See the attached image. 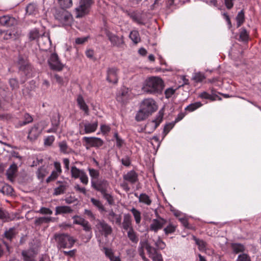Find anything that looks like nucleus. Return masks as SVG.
<instances>
[{
    "label": "nucleus",
    "mask_w": 261,
    "mask_h": 261,
    "mask_svg": "<svg viewBox=\"0 0 261 261\" xmlns=\"http://www.w3.org/2000/svg\"><path fill=\"white\" fill-rule=\"evenodd\" d=\"M164 88L163 80L155 76H152L147 79L142 87V91L146 93L160 94Z\"/></svg>",
    "instance_id": "nucleus-1"
},
{
    "label": "nucleus",
    "mask_w": 261,
    "mask_h": 261,
    "mask_svg": "<svg viewBox=\"0 0 261 261\" xmlns=\"http://www.w3.org/2000/svg\"><path fill=\"white\" fill-rule=\"evenodd\" d=\"M144 247H145L149 257H150L153 261H163L161 254L153 246H141L139 249L140 255L144 261H149V260L145 257L143 251H142V250H143Z\"/></svg>",
    "instance_id": "nucleus-2"
},
{
    "label": "nucleus",
    "mask_w": 261,
    "mask_h": 261,
    "mask_svg": "<svg viewBox=\"0 0 261 261\" xmlns=\"http://www.w3.org/2000/svg\"><path fill=\"white\" fill-rule=\"evenodd\" d=\"M95 232L107 237L113 232L112 226L103 220L97 219L95 226Z\"/></svg>",
    "instance_id": "nucleus-3"
},
{
    "label": "nucleus",
    "mask_w": 261,
    "mask_h": 261,
    "mask_svg": "<svg viewBox=\"0 0 261 261\" xmlns=\"http://www.w3.org/2000/svg\"><path fill=\"white\" fill-rule=\"evenodd\" d=\"M93 3V0H80L79 5L75 9L76 17H82L88 14Z\"/></svg>",
    "instance_id": "nucleus-4"
},
{
    "label": "nucleus",
    "mask_w": 261,
    "mask_h": 261,
    "mask_svg": "<svg viewBox=\"0 0 261 261\" xmlns=\"http://www.w3.org/2000/svg\"><path fill=\"white\" fill-rule=\"evenodd\" d=\"M55 17L63 25H70L72 19L71 14L64 8L56 11Z\"/></svg>",
    "instance_id": "nucleus-5"
},
{
    "label": "nucleus",
    "mask_w": 261,
    "mask_h": 261,
    "mask_svg": "<svg viewBox=\"0 0 261 261\" xmlns=\"http://www.w3.org/2000/svg\"><path fill=\"white\" fill-rule=\"evenodd\" d=\"M54 239L58 245L73 244L75 243V240L72 237L65 234H56ZM53 243H55L54 242Z\"/></svg>",
    "instance_id": "nucleus-6"
},
{
    "label": "nucleus",
    "mask_w": 261,
    "mask_h": 261,
    "mask_svg": "<svg viewBox=\"0 0 261 261\" xmlns=\"http://www.w3.org/2000/svg\"><path fill=\"white\" fill-rule=\"evenodd\" d=\"M91 186L92 188L102 194L107 192L109 187V183L105 179H101L96 182L92 181Z\"/></svg>",
    "instance_id": "nucleus-7"
},
{
    "label": "nucleus",
    "mask_w": 261,
    "mask_h": 261,
    "mask_svg": "<svg viewBox=\"0 0 261 261\" xmlns=\"http://www.w3.org/2000/svg\"><path fill=\"white\" fill-rule=\"evenodd\" d=\"M38 252L39 250L37 246H33L29 249L22 251V255L24 261H34L35 257Z\"/></svg>",
    "instance_id": "nucleus-8"
},
{
    "label": "nucleus",
    "mask_w": 261,
    "mask_h": 261,
    "mask_svg": "<svg viewBox=\"0 0 261 261\" xmlns=\"http://www.w3.org/2000/svg\"><path fill=\"white\" fill-rule=\"evenodd\" d=\"M141 108L150 114L155 111L158 108L154 100L152 98L144 99L142 102Z\"/></svg>",
    "instance_id": "nucleus-9"
},
{
    "label": "nucleus",
    "mask_w": 261,
    "mask_h": 261,
    "mask_svg": "<svg viewBox=\"0 0 261 261\" xmlns=\"http://www.w3.org/2000/svg\"><path fill=\"white\" fill-rule=\"evenodd\" d=\"M50 68L55 70L60 71L63 68V65L59 60L58 55L56 54H52L48 60Z\"/></svg>",
    "instance_id": "nucleus-10"
},
{
    "label": "nucleus",
    "mask_w": 261,
    "mask_h": 261,
    "mask_svg": "<svg viewBox=\"0 0 261 261\" xmlns=\"http://www.w3.org/2000/svg\"><path fill=\"white\" fill-rule=\"evenodd\" d=\"M166 222V220L159 217L156 219H153L150 224L149 230L156 232L159 230L161 229Z\"/></svg>",
    "instance_id": "nucleus-11"
},
{
    "label": "nucleus",
    "mask_w": 261,
    "mask_h": 261,
    "mask_svg": "<svg viewBox=\"0 0 261 261\" xmlns=\"http://www.w3.org/2000/svg\"><path fill=\"white\" fill-rule=\"evenodd\" d=\"M118 70L115 67L108 68L107 71V81L110 83L116 84L118 80Z\"/></svg>",
    "instance_id": "nucleus-12"
},
{
    "label": "nucleus",
    "mask_w": 261,
    "mask_h": 261,
    "mask_svg": "<svg viewBox=\"0 0 261 261\" xmlns=\"http://www.w3.org/2000/svg\"><path fill=\"white\" fill-rule=\"evenodd\" d=\"M42 132V128H40L38 124L32 126L28 132V139L31 141L36 140Z\"/></svg>",
    "instance_id": "nucleus-13"
},
{
    "label": "nucleus",
    "mask_w": 261,
    "mask_h": 261,
    "mask_svg": "<svg viewBox=\"0 0 261 261\" xmlns=\"http://www.w3.org/2000/svg\"><path fill=\"white\" fill-rule=\"evenodd\" d=\"M106 35L113 46H121L124 43L123 36L119 37L109 31L106 32Z\"/></svg>",
    "instance_id": "nucleus-14"
},
{
    "label": "nucleus",
    "mask_w": 261,
    "mask_h": 261,
    "mask_svg": "<svg viewBox=\"0 0 261 261\" xmlns=\"http://www.w3.org/2000/svg\"><path fill=\"white\" fill-rule=\"evenodd\" d=\"M130 90L128 88L123 87L117 94L116 98L117 101L121 102H125L129 97Z\"/></svg>",
    "instance_id": "nucleus-15"
},
{
    "label": "nucleus",
    "mask_w": 261,
    "mask_h": 261,
    "mask_svg": "<svg viewBox=\"0 0 261 261\" xmlns=\"http://www.w3.org/2000/svg\"><path fill=\"white\" fill-rule=\"evenodd\" d=\"M162 118L163 116L160 115L156 119L148 122L145 128L146 132L150 133L154 130L162 121Z\"/></svg>",
    "instance_id": "nucleus-16"
},
{
    "label": "nucleus",
    "mask_w": 261,
    "mask_h": 261,
    "mask_svg": "<svg viewBox=\"0 0 261 261\" xmlns=\"http://www.w3.org/2000/svg\"><path fill=\"white\" fill-rule=\"evenodd\" d=\"M83 140L92 147H98L101 146L103 143V141L99 138L84 137Z\"/></svg>",
    "instance_id": "nucleus-17"
},
{
    "label": "nucleus",
    "mask_w": 261,
    "mask_h": 261,
    "mask_svg": "<svg viewBox=\"0 0 261 261\" xmlns=\"http://www.w3.org/2000/svg\"><path fill=\"white\" fill-rule=\"evenodd\" d=\"M83 126L84 127V131L80 130V133L81 135H84L85 134H90L95 132L98 127V122L97 121L94 122L93 123H89L86 122L83 124Z\"/></svg>",
    "instance_id": "nucleus-18"
},
{
    "label": "nucleus",
    "mask_w": 261,
    "mask_h": 261,
    "mask_svg": "<svg viewBox=\"0 0 261 261\" xmlns=\"http://www.w3.org/2000/svg\"><path fill=\"white\" fill-rule=\"evenodd\" d=\"M121 228L125 231H128L133 229L132 226V221L131 216L129 214H125L123 216L122 222H121Z\"/></svg>",
    "instance_id": "nucleus-19"
},
{
    "label": "nucleus",
    "mask_w": 261,
    "mask_h": 261,
    "mask_svg": "<svg viewBox=\"0 0 261 261\" xmlns=\"http://www.w3.org/2000/svg\"><path fill=\"white\" fill-rule=\"evenodd\" d=\"M108 220L112 223L120 226L121 222V216L120 215L115 214L113 210L109 211L107 216Z\"/></svg>",
    "instance_id": "nucleus-20"
},
{
    "label": "nucleus",
    "mask_w": 261,
    "mask_h": 261,
    "mask_svg": "<svg viewBox=\"0 0 261 261\" xmlns=\"http://www.w3.org/2000/svg\"><path fill=\"white\" fill-rule=\"evenodd\" d=\"M124 180L130 184H135L138 180V174L134 171L131 170L123 176Z\"/></svg>",
    "instance_id": "nucleus-21"
},
{
    "label": "nucleus",
    "mask_w": 261,
    "mask_h": 261,
    "mask_svg": "<svg viewBox=\"0 0 261 261\" xmlns=\"http://www.w3.org/2000/svg\"><path fill=\"white\" fill-rule=\"evenodd\" d=\"M103 251L110 261H121L118 256L114 255V252L111 248L105 246L103 247Z\"/></svg>",
    "instance_id": "nucleus-22"
},
{
    "label": "nucleus",
    "mask_w": 261,
    "mask_h": 261,
    "mask_svg": "<svg viewBox=\"0 0 261 261\" xmlns=\"http://www.w3.org/2000/svg\"><path fill=\"white\" fill-rule=\"evenodd\" d=\"M18 64L19 65V70L22 71L24 74L27 75L29 70L30 69V66L28 62L22 57H19Z\"/></svg>",
    "instance_id": "nucleus-23"
},
{
    "label": "nucleus",
    "mask_w": 261,
    "mask_h": 261,
    "mask_svg": "<svg viewBox=\"0 0 261 261\" xmlns=\"http://www.w3.org/2000/svg\"><path fill=\"white\" fill-rule=\"evenodd\" d=\"M14 21V18L9 15H4L0 17V23L3 25L11 26L13 24Z\"/></svg>",
    "instance_id": "nucleus-24"
},
{
    "label": "nucleus",
    "mask_w": 261,
    "mask_h": 261,
    "mask_svg": "<svg viewBox=\"0 0 261 261\" xmlns=\"http://www.w3.org/2000/svg\"><path fill=\"white\" fill-rule=\"evenodd\" d=\"M17 171V166L15 164H13L8 169L6 174L8 178L12 181Z\"/></svg>",
    "instance_id": "nucleus-25"
},
{
    "label": "nucleus",
    "mask_w": 261,
    "mask_h": 261,
    "mask_svg": "<svg viewBox=\"0 0 261 261\" xmlns=\"http://www.w3.org/2000/svg\"><path fill=\"white\" fill-rule=\"evenodd\" d=\"M77 102L80 107V109L85 112V113L88 115L89 113V108L88 106L85 102V100L83 97V96L81 95H79L77 98Z\"/></svg>",
    "instance_id": "nucleus-26"
},
{
    "label": "nucleus",
    "mask_w": 261,
    "mask_h": 261,
    "mask_svg": "<svg viewBox=\"0 0 261 261\" xmlns=\"http://www.w3.org/2000/svg\"><path fill=\"white\" fill-rule=\"evenodd\" d=\"M17 233V229L15 227H12L5 231L4 236L7 240L11 241L12 239L15 238Z\"/></svg>",
    "instance_id": "nucleus-27"
},
{
    "label": "nucleus",
    "mask_w": 261,
    "mask_h": 261,
    "mask_svg": "<svg viewBox=\"0 0 261 261\" xmlns=\"http://www.w3.org/2000/svg\"><path fill=\"white\" fill-rule=\"evenodd\" d=\"M72 212V210L68 206H58L56 207L55 215L69 214Z\"/></svg>",
    "instance_id": "nucleus-28"
},
{
    "label": "nucleus",
    "mask_w": 261,
    "mask_h": 261,
    "mask_svg": "<svg viewBox=\"0 0 261 261\" xmlns=\"http://www.w3.org/2000/svg\"><path fill=\"white\" fill-rule=\"evenodd\" d=\"M149 115H150V114L141 108V110H140L136 114V119L138 121H143L147 118Z\"/></svg>",
    "instance_id": "nucleus-29"
},
{
    "label": "nucleus",
    "mask_w": 261,
    "mask_h": 261,
    "mask_svg": "<svg viewBox=\"0 0 261 261\" xmlns=\"http://www.w3.org/2000/svg\"><path fill=\"white\" fill-rule=\"evenodd\" d=\"M54 218L51 217H42L36 218L35 224L37 225H40L43 223H48L50 221H53Z\"/></svg>",
    "instance_id": "nucleus-30"
},
{
    "label": "nucleus",
    "mask_w": 261,
    "mask_h": 261,
    "mask_svg": "<svg viewBox=\"0 0 261 261\" xmlns=\"http://www.w3.org/2000/svg\"><path fill=\"white\" fill-rule=\"evenodd\" d=\"M60 185L59 187L55 188L54 191V195H59L64 193L66 190L68 185L66 182H59Z\"/></svg>",
    "instance_id": "nucleus-31"
},
{
    "label": "nucleus",
    "mask_w": 261,
    "mask_h": 261,
    "mask_svg": "<svg viewBox=\"0 0 261 261\" xmlns=\"http://www.w3.org/2000/svg\"><path fill=\"white\" fill-rule=\"evenodd\" d=\"M38 11L37 6L35 4L31 3L26 7V13L29 15H36Z\"/></svg>",
    "instance_id": "nucleus-32"
},
{
    "label": "nucleus",
    "mask_w": 261,
    "mask_h": 261,
    "mask_svg": "<svg viewBox=\"0 0 261 261\" xmlns=\"http://www.w3.org/2000/svg\"><path fill=\"white\" fill-rule=\"evenodd\" d=\"M139 201L147 205H150L151 203V200L150 197L145 193L141 194L139 196Z\"/></svg>",
    "instance_id": "nucleus-33"
},
{
    "label": "nucleus",
    "mask_w": 261,
    "mask_h": 261,
    "mask_svg": "<svg viewBox=\"0 0 261 261\" xmlns=\"http://www.w3.org/2000/svg\"><path fill=\"white\" fill-rule=\"evenodd\" d=\"M129 38L135 44L139 43L141 41L139 33L138 31L136 30H134L130 32L129 34Z\"/></svg>",
    "instance_id": "nucleus-34"
},
{
    "label": "nucleus",
    "mask_w": 261,
    "mask_h": 261,
    "mask_svg": "<svg viewBox=\"0 0 261 261\" xmlns=\"http://www.w3.org/2000/svg\"><path fill=\"white\" fill-rule=\"evenodd\" d=\"M127 237L133 243H137L139 241V238L134 229L127 231Z\"/></svg>",
    "instance_id": "nucleus-35"
},
{
    "label": "nucleus",
    "mask_w": 261,
    "mask_h": 261,
    "mask_svg": "<svg viewBox=\"0 0 261 261\" xmlns=\"http://www.w3.org/2000/svg\"><path fill=\"white\" fill-rule=\"evenodd\" d=\"M84 172L83 170H81L75 166H72L71 168V176L74 178H78Z\"/></svg>",
    "instance_id": "nucleus-36"
},
{
    "label": "nucleus",
    "mask_w": 261,
    "mask_h": 261,
    "mask_svg": "<svg viewBox=\"0 0 261 261\" xmlns=\"http://www.w3.org/2000/svg\"><path fill=\"white\" fill-rule=\"evenodd\" d=\"M90 200L92 204L96 206L100 212H103L106 211L105 207L99 200L94 198H91Z\"/></svg>",
    "instance_id": "nucleus-37"
},
{
    "label": "nucleus",
    "mask_w": 261,
    "mask_h": 261,
    "mask_svg": "<svg viewBox=\"0 0 261 261\" xmlns=\"http://www.w3.org/2000/svg\"><path fill=\"white\" fill-rule=\"evenodd\" d=\"M130 212L132 213L133 215V216L135 220L136 223L137 224H140L141 220V212L134 207L132 208L130 210Z\"/></svg>",
    "instance_id": "nucleus-38"
},
{
    "label": "nucleus",
    "mask_w": 261,
    "mask_h": 261,
    "mask_svg": "<svg viewBox=\"0 0 261 261\" xmlns=\"http://www.w3.org/2000/svg\"><path fill=\"white\" fill-rule=\"evenodd\" d=\"M59 147L60 148V152L63 153H68L70 151V148L67 145V143L64 141L59 143Z\"/></svg>",
    "instance_id": "nucleus-39"
},
{
    "label": "nucleus",
    "mask_w": 261,
    "mask_h": 261,
    "mask_svg": "<svg viewBox=\"0 0 261 261\" xmlns=\"http://www.w3.org/2000/svg\"><path fill=\"white\" fill-rule=\"evenodd\" d=\"M202 106V104L200 102H196L188 106L185 108V110L189 112H192L201 107Z\"/></svg>",
    "instance_id": "nucleus-40"
},
{
    "label": "nucleus",
    "mask_w": 261,
    "mask_h": 261,
    "mask_svg": "<svg viewBox=\"0 0 261 261\" xmlns=\"http://www.w3.org/2000/svg\"><path fill=\"white\" fill-rule=\"evenodd\" d=\"M236 19L237 28H239L243 23L245 20L244 13L243 10L238 13Z\"/></svg>",
    "instance_id": "nucleus-41"
},
{
    "label": "nucleus",
    "mask_w": 261,
    "mask_h": 261,
    "mask_svg": "<svg viewBox=\"0 0 261 261\" xmlns=\"http://www.w3.org/2000/svg\"><path fill=\"white\" fill-rule=\"evenodd\" d=\"M40 36H41V35L40 34L39 30L37 29L32 30L29 34V37L31 40H37Z\"/></svg>",
    "instance_id": "nucleus-42"
},
{
    "label": "nucleus",
    "mask_w": 261,
    "mask_h": 261,
    "mask_svg": "<svg viewBox=\"0 0 261 261\" xmlns=\"http://www.w3.org/2000/svg\"><path fill=\"white\" fill-rule=\"evenodd\" d=\"M0 219L3 222H7L11 219L8 212L1 207H0Z\"/></svg>",
    "instance_id": "nucleus-43"
},
{
    "label": "nucleus",
    "mask_w": 261,
    "mask_h": 261,
    "mask_svg": "<svg viewBox=\"0 0 261 261\" xmlns=\"http://www.w3.org/2000/svg\"><path fill=\"white\" fill-rule=\"evenodd\" d=\"M249 38V34L245 29H241L240 32V40L242 41H247Z\"/></svg>",
    "instance_id": "nucleus-44"
},
{
    "label": "nucleus",
    "mask_w": 261,
    "mask_h": 261,
    "mask_svg": "<svg viewBox=\"0 0 261 261\" xmlns=\"http://www.w3.org/2000/svg\"><path fill=\"white\" fill-rule=\"evenodd\" d=\"M58 2L62 8H69L72 6V0H58Z\"/></svg>",
    "instance_id": "nucleus-45"
},
{
    "label": "nucleus",
    "mask_w": 261,
    "mask_h": 261,
    "mask_svg": "<svg viewBox=\"0 0 261 261\" xmlns=\"http://www.w3.org/2000/svg\"><path fill=\"white\" fill-rule=\"evenodd\" d=\"M128 15L133 19V20L138 23H142V19L141 16L135 12L128 13Z\"/></svg>",
    "instance_id": "nucleus-46"
},
{
    "label": "nucleus",
    "mask_w": 261,
    "mask_h": 261,
    "mask_svg": "<svg viewBox=\"0 0 261 261\" xmlns=\"http://www.w3.org/2000/svg\"><path fill=\"white\" fill-rule=\"evenodd\" d=\"M176 229V226L172 224H169L164 229L165 233L166 235L174 232Z\"/></svg>",
    "instance_id": "nucleus-47"
},
{
    "label": "nucleus",
    "mask_w": 261,
    "mask_h": 261,
    "mask_svg": "<svg viewBox=\"0 0 261 261\" xmlns=\"http://www.w3.org/2000/svg\"><path fill=\"white\" fill-rule=\"evenodd\" d=\"M47 173L46 169L43 167L39 168L37 172V176L39 179H43Z\"/></svg>",
    "instance_id": "nucleus-48"
},
{
    "label": "nucleus",
    "mask_w": 261,
    "mask_h": 261,
    "mask_svg": "<svg viewBox=\"0 0 261 261\" xmlns=\"http://www.w3.org/2000/svg\"><path fill=\"white\" fill-rule=\"evenodd\" d=\"M103 198H105L110 205L114 204V199L113 197L110 194L107 192L102 194Z\"/></svg>",
    "instance_id": "nucleus-49"
},
{
    "label": "nucleus",
    "mask_w": 261,
    "mask_h": 261,
    "mask_svg": "<svg viewBox=\"0 0 261 261\" xmlns=\"http://www.w3.org/2000/svg\"><path fill=\"white\" fill-rule=\"evenodd\" d=\"M33 118L32 116L28 113H26L24 115V120L22 122H20V125H25L28 123H30L33 121Z\"/></svg>",
    "instance_id": "nucleus-50"
},
{
    "label": "nucleus",
    "mask_w": 261,
    "mask_h": 261,
    "mask_svg": "<svg viewBox=\"0 0 261 261\" xmlns=\"http://www.w3.org/2000/svg\"><path fill=\"white\" fill-rule=\"evenodd\" d=\"M73 219L74 220V221H73L74 224H79L81 226L82 225L84 224V223H85V222L86 221L83 218L78 216H73Z\"/></svg>",
    "instance_id": "nucleus-51"
},
{
    "label": "nucleus",
    "mask_w": 261,
    "mask_h": 261,
    "mask_svg": "<svg viewBox=\"0 0 261 261\" xmlns=\"http://www.w3.org/2000/svg\"><path fill=\"white\" fill-rule=\"evenodd\" d=\"M51 121L52 126L58 128L59 123H60L59 115H54Z\"/></svg>",
    "instance_id": "nucleus-52"
},
{
    "label": "nucleus",
    "mask_w": 261,
    "mask_h": 261,
    "mask_svg": "<svg viewBox=\"0 0 261 261\" xmlns=\"http://www.w3.org/2000/svg\"><path fill=\"white\" fill-rule=\"evenodd\" d=\"M114 136L116 139V144L117 147H118L119 148L121 147L124 144V140L119 137L117 133H115L114 134Z\"/></svg>",
    "instance_id": "nucleus-53"
},
{
    "label": "nucleus",
    "mask_w": 261,
    "mask_h": 261,
    "mask_svg": "<svg viewBox=\"0 0 261 261\" xmlns=\"http://www.w3.org/2000/svg\"><path fill=\"white\" fill-rule=\"evenodd\" d=\"M88 171L90 176L92 178L97 179L99 175V172L98 170L92 168H88Z\"/></svg>",
    "instance_id": "nucleus-54"
},
{
    "label": "nucleus",
    "mask_w": 261,
    "mask_h": 261,
    "mask_svg": "<svg viewBox=\"0 0 261 261\" xmlns=\"http://www.w3.org/2000/svg\"><path fill=\"white\" fill-rule=\"evenodd\" d=\"M60 174V173H58L55 170H53L50 175L49 177H48V178L46 179V182H49L50 181L55 180L59 176Z\"/></svg>",
    "instance_id": "nucleus-55"
},
{
    "label": "nucleus",
    "mask_w": 261,
    "mask_h": 261,
    "mask_svg": "<svg viewBox=\"0 0 261 261\" xmlns=\"http://www.w3.org/2000/svg\"><path fill=\"white\" fill-rule=\"evenodd\" d=\"M237 261H251V259L247 254L241 253L239 255Z\"/></svg>",
    "instance_id": "nucleus-56"
},
{
    "label": "nucleus",
    "mask_w": 261,
    "mask_h": 261,
    "mask_svg": "<svg viewBox=\"0 0 261 261\" xmlns=\"http://www.w3.org/2000/svg\"><path fill=\"white\" fill-rule=\"evenodd\" d=\"M78 178H80L81 182L83 184L87 185L88 184V177L85 171Z\"/></svg>",
    "instance_id": "nucleus-57"
},
{
    "label": "nucleus",
    "mask_w": 261,
    "mask_h": 261,
    "mask_svg": "<svg viewBox=\"0 0 261 261\" xmlns=\"http://www.w3.org/2000/svg\"><path fill=\"white\" fill-rule=\"evenodd\" d=\"M37 212L43 215H51L53 214V211L45 207H41Z\"/></svg>",
    "instance_id": "nucleus-58"
},
{
    "label": "nucleus",
    "mask_w": 261,
    "mask_h": 261,
    "mask_svg": "<svg viewBox=\"0 0 261 261\" xmlns=\"http://www.w3.org/2000/svg\"><path fill=\"white\" fill-rule=\"evenodd\" d=\"M175 89H173L172 88H169L167 89L165 91V95L167 98H169L171 96L174 94L175 92Z\"/></svg>",
    "instance_id": "nucleus-59"
},
{
    "label": "nucleus",
    "mask_w": 261,
    "mask_h": 261,
    "mask_svg": "<svg viewBox=\"0 0 261 261\" xmlns=\"http://www.w3.org/2000/svg\"><path fill=\"white\" fill-rule=\"evenodd\" d=\"M9 84L12 89H15L18 87V83L16 79H10Z\"/></svg>",
    "instance_id": "nucleus-60"
},
{
    "label": "nucleus",
    "mask_w": 261,
    "mask_h": 261,
    "mask_svg": "<svg viewBox=\"0 0 261 261\" xmlns=\"http://www.w3.org/2000/svg\"><path fill=\"white\" fill-rule=\"evenodd\" d=\"M54 140L55 137L53 136H48L44 140V144L45 145L50 146L53 144Z\"/></svg>",
    "instance_id": "nucleus-61"
},
{
    "label": "nucleus",
    "mask_w": 261,
    "mask_h": 261,
    "mask_svg": "<svg viewBox=\"0 0 261 261\" xmlns=\"http://www.w3.org/2000/svg\"><path fill=\"white\" fill-rule=\"evenodd\" d=\"M233 251L235 253L242 252L244 250V246H232Z\"/></svg>",
    "instance_id": "nucleus-62"
},
{
    "label": "nucleus",
    "mask_w": 261,
    "mask_h": 261,
    "mask_svg": "<svg viewBox=\"0 0 261 261\" xmlns=\"http://www.w3.org/2000/svg\"><path fill=\"white\" fill-rule=\"evenodd\" d=\"M88 37L77 38L75 39V43L77 44H82L86 42L88 40Z\"/></svg>",
    "instance_id": "nucleus-63"
},
{
    "label": "nucleus",
    "mask_w": 261,
    "mask_h": 261,
    "mask_svg": "<svg viewBox=\"0 0 261 261\" xmlns=\"http://www.w3.org/2000/svg\"><path fill=\"white\" fill-rule=\"evenodd\" d=\"M194 79L196 82H200L204 79V76L200 73H197L195 74Z\"/></svg>",
    "instance_id": "nucleus-64"
}]
</instances>
